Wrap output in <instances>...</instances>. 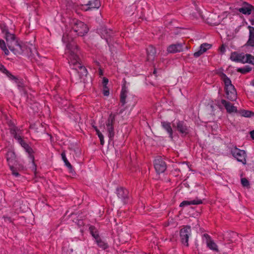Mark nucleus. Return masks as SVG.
Masks as SVG:
<instances>
[{"mask_svg": "<svg viewBox=\"0 0 254 254\" xmlns=\"http://www.w3.org/2000/svg\"><path fill=\"white\" fill-rule=\"evenodd\" d=\"M220 50H221V52H222V53H224L225 52V47H224V46L223 45H222L221 47Z\"/></svg>", "mask_w": 254, "mask_h": 254, "instance_id": "nucleus-49", "label": "nucleus"}, {"mask_svg": "<svg viewBox=\"0 0 254 254\" xmlns=\"http://www.w3.org/2000/svg\"><path fill=\"white\" fill-rule=\"evenodd\" d=\"M6 157L9 166L13 164L15 161L16 156L13 151H8L6 154Z\"/></svg>", "mask_w": 254, "mask_h": 254, "instance_id": "nucleus-21", "label": "nucleus"}, {"mask_svg": "<svg viewBox=\"0 0 254 254\" xmlns=\"http://www.w3.org/2000/svg\"><path fill=\"white\" fill-rule=\"evenodd\" d=\"M9 167H10V170L12 172V174L13 176H14L15 177H16L19 176L20 175L18 173V171L16 170V169L14 167H13L12 165H10Z\"/></svg>", "mask_w": 254, "mask_h": 254, "instance_id": "nucleus-33", "label": "nucleus"}, {"mask_svg": "<svg viewBox=\"0 0 254 254\" xmlns=\"http://www.w3.org/2000/svg\"><path fill=\"white\" fill-rule=\"evenodd\" d=\"M248 28L249 29V36L245 46L254 47V27L249 26Z\"/></svg>", "mask_w": 254, "mask_h": 254, "instance_id": "nucleus-17", "label": "nucleus"}, {"mask_svg": "<svg viewBox=\"0 0 254 254\" xmlns=\"http://www.w3.org/2000/svg\"><path fill=\"white\" fill-rule=\"evenodd\" d=\"M231 236L232 237H235V236H238V234L236 233L232 232L231 233Z\"/></svg>", "mask_w": 254, "mask_h": 254, "instance_id": "nucleus-48", "label": "nucleus"}, {"mask_svg": "<svg viewBox=\"0 0 254 254\" xmlns=\"http://www.w3.org/2000/svg\"><path fill=\"white\" fill-rule=\"evenodd\" d=\"M146 53L147 60L148 61H153L155 59L156 55L155 48L152 45H150L146 48Z\"/></svg>", "mask_w": 254, "mask_h": 254, "instance_id": "nucleus-16", "label": "nucleus"}, {"mask_svg": "<svg viewBox=\"0 0 254 254\" xmlns=\"http://www.w3.org/2000/svg\"><path fill=\"white\" fill-rule=\"evenodd\" d=\"M184 44V43L171 44L168 47L167 51L169 53L181 52L183 51Z\"/></svg>", "mask_w": 254, "mask_h": 254, "instance_id": "nucleus-13", "label": "nucleus"}, {"mask_svg": "<svg viewBox=\"0 0 254 254\" xmlns=\"http://www.w3.org/2000/svg\"><path fill=\"white\" fill-rule=\"evenodd\" d=\"M246 59H247L248 62L247 63H250L254 64V56L251 54H246Z\"/></svg>", "mask_w": 254, "mask_h": 254, "instance_id": "nucleus-32", "label": "nucleus"}, {"mask_svg": "<svg viewBox=\"0 0 254 254\" xmlns=\"http://www.w3.org/2000/svg\"><path fill=\"white\" fill-rule=\"evenodd\" d=\"M10 131L13 135L14 137L18 140V142L24 148L26 152L29 154L30 160L32 161L33 165H35L34 163V157L33 155V150L32 148L21 138L20 136L21 130L18 128L17 127L13 126L10 127Z\"/></svg>", "mask_w": 254, "mask_h": 254, "instance_id": "nucleus-4", "label": "nucleus"}, {"mask_svg": "<svg viewBox=\"0 0 254 254\" xmlns=\"http://www.w3.org/2000/svg\"><path fill=\"white\" fill-rule=\"evenodd\" d=\"M231 153L238 161L242 162L243 164H246V153L244 150L234 147L231 148Z\"/></svg>", "mask_w": 254, "mask_h": 254, "instance_id": "nucleus-6", "label": "nucleus"}, {"mask_svg": "<svg viewBox=\"0 0 254 254\" xmlns=\"http://www.w3.org/2000/svg\"><path fill=\"white\" fill-rule=\"evenodd\" d=\"M241 183L244 187H248L250 186L249 182L246 178L241 179Z\"/></svg>", "mask_w": 254, "mask_h": 254, "instance_id": "nucleus-35", "label": "nucleus"}, {"mask_svg": "<svg viewBox=\"0 0 254 254\" xmlns=\"http://www.w3.org/2000/svg\"><path fill=\"white\" fill-rule=\"evenodd\" d=\"M92 127L94 128L95 130V127H97L96 126H92Z\"/></svg>", "mask_w": 254, "mask_h": 254, "instance_id": "nucleus-50", "label": "nucleus"}, {"mask_svg": "<svg viewBox=\"0 0 254 254\" xmlns=\"http://www.w3.org/2000/svg\"><path fill=\"white\" fill-rule=\"evenodd\" d=\"M239 62L242 63H247L248 62L247 59H246V54H241L240 59Z\"/></svg>", "mask_w": 254, "mask_h": 254, "instance_id": "nucleus-34", "label": "nucleus"}, {"mask_svg": "<svg viewBox=\"0 0 254 254\" xmlns=\"http://www.w3.org/2000/svg\"><path fill=\"white\" fill-rule=\"evenodd\" d=\"M161 126L165 129L169 134V137L173 139V131L172 128L171 123L168 122H162Z\"/></svg>", "mask_w": 254, "mask_h": 254, "instance_id": "nucleus-19", "label": "nucleus"}, {"mask_svg": "<svg viewBox=\"0 0 254 254\" xmlns=\"http://www.w3.org/2000/svg\"><path fill=\"white\" fill-rule=\"evenodd\" d=\"M238 10L245 15L253 14V12L254 11V7L251 4L247 3L244 2L242 7L238 9Z\"/></svg>", "mask_w": 254, "mask_h": 254, "instance_id": "nucleus-11", "label": "nucleus"}, {"mask_svg": "<svg viewBox=\"0 0 254 254\" xmlns=\"http://www.w3.org/2000/svg\"><path fill=\"white\" fill-rule=\"evenodd\" d=\"M7 76L10 78V79L14 80L15 82H17L18 79L15 76L12 75L9 72L7 73Z\"/></svg>", "mask_w": 254, "mask_h": 254, "instance_id": "nucleus-36", "label": "nucleus"}, {"mask_svg": "<svg viewBox=\"0 0 254 254\" xmlns=\"http://www.w3.org/2000/svg\"><path fill=\"white\" fill-rule=\"evenodd\" d=\"M72 79L73 80L74 79V77H72Z\"/></svg>", "mask_w": 254, "mask_h": 254, "instance_id": "nucleus-53", "label": "nucleus"}, {"mask_svg": "<svg viewBox=\"0 0 254 254\" xmlns=\"http://www.w3.org/2000/svg\"><path fill=\"white\" fill-rule=\"evenodd\" d=\"M1 31H2V32L5 34V35H6V31H8V29L7 28L5 27V26H4L3 27H2L1 28Z\"/></svg>", "mask_w": 254, "mask_h": 254, "instance_id": "nucleus-45", "label": "nucleus"}, {"mask_svg": "<svg viewBox=\"0 0 254 254\" xmlns=\"http://www.w3.org/2000/svg\"><path fill=\"white\" fill-rule=\"evenodd\" d=\"M154 167L156 172L158 174L164 172L167 168L165 162L161 157H158L155 159L154 161Z\"/></svg>", "mask_w": 254, "mask_h": 254, "instance_id": "nucleus-9", "label": "nucleus"}, {"mask_svg": "<svg viewBox=\"0 0 254 254\" xmlns=\"http://www.w3.org/2000/svg\"><path fill=\"white\" fill-rule=\"evenodd\" d=\"M5 47H6V45H5L4 41L0 39V48L2 50Z\"/></svg>", "mask_w": 254, "mask_h": 254, "instance_id": "nucleus-39", "label": "nucleus"}, {"mask_svg": "<svg viewBox=\"0 0 254 254\" xmlns=\"http://www.w3.org/2000/svg\"><path fill=\"white\" fill-rule=\"evenodd\" d=\"M117 194L119 198L124 203H126L128 198V191L123 188H118L117 189Z\"/></svg>", "mask_w": 254, "mask_h": 254, "instance_id": "nucleus-12", "label": "nucleus"}, {"mask_svg": "<svg viewBox=\"0 0 254 254\" xmlns=\"http://www.w3.org/2000/svg\"><path fill=\"white\" fill-rule=\"evenodd\" d=\"M66 53L68 54V63L72 67V69L79 75L78 79H75V80H80L83 76L87 74V70L85 67L82 65L80 62V59L78 56L79 51L77 45L69 44L66 46Z\"/></svg>", "mask_w": 254, "mask_h": 254, "instance_id": "nucleus-2", "label": "nucleus"}, {"mask_svg": "<svg viewBox=\"0 0 254 254\" xmlns=\"http://www.w3.org/2000/svg\"><path fill=\"white\" fill-rule=\"evenodd\" d=\"M86 5L89 6L88 8L86 9V10H88L91 8H98L100 6V3L99 0H94L93 1H89Z\"/></svg>", "mask_w": 254, "mask_h": 254, "instance_id": "nucleus-24", "label": "nucleus"}, {"mask_svg": "<svg viewBox=\"0 0 254 254\" xmlns=\"http://www.w3.org/2000/svg\"><path fill=\"white\" fill-rule=\"evenodd\" d=\"M4 51L5 55H7L9 54V51L6 47H5L4 49L2 50Z\"/></svg>", "mask_w": 254, "mask_h": 254, "instance_id": "nucleus-46", "label": "nucleus"}, {"mask_svg": "<svg viewBox=\"0 0 254 254\" xmlns=\"http://www.w3.org/2000/svg\"><path fill=\"white\" fill-rule=\"evenodd\" d=\"M252 68L249 66H246L244 67L239 68L237 69L238 72H240L243 74H246L250 71H251Z\"/></svg>", "mask_w": 254, "mask_h": 254, "instance_id": "nucleus-29", "label": "nucleus"}, {"mask_svg": "<svg viewBox=\"0 0 254 254\" xmlns=\"http://www.w3.org/2000/svg\"><path fill=\"white\" fill-rule=\"evenodd\" d=\"M5 38L7 43V45L12 52L15 54H22L24 52V46H22L15 39V36L12 34H10L8 31H6Z\"/></svg>", "mask_w": 254, "mask_h": 254, "instance_id": "nucleus-3", "label": "nucleus"}, {"mask_svg": "<svg viewBox=\"0 0 254 254\" xmlns=\"http://www.w3.org/2000/svg\"><path fill=\"white\" fill-rule=\"evenodd\" d=\"M211 47L210 44L207 43H203L199 47V49L202 51V52L205 53L207 50L209 49Z\"/></svg>", "mask_w": 254, "mask_h": 254, "instance_id": "nucleus-31", "label": "nucleus"}, {"mask_svg": "<svg viewBox=\"0 0 254 254\" xmlns=\"http://www.w3.org/2000/svg\"><path fill=\"white\" fill-rule=\"evenodd\" d=\"M103 94L105 96H108L109 95V90L107 86L104 87Z\"/></svg>", "mask_w": 254, "mask_h": 254, "instance_id": "nucleus-38", "label": "nucleus"}, {"mask_svg": "<svg viewBox=\"0 0 254 254\" xmlns=\"http://www.w3.org/2000/svg\"><path fill=\"white\" fill-rule=\"evenodd\" d=\"M16 83H17V86L19 88H22L23 87V84L21 80L18 79V81H17V82H16Z\"/></svg>", "mask_w": 254, "mask_h": 254, "instance_id": "nucleus-40", "label": "nucleus"}, {"mask_svg": "<svg viewBox=\"0 0 254 254\" xmlns=\"http://www.w3.org/2000/svg\"><path fill=\"white\" fill-rule=\"evenodd\" d=\"M115 115H110L106 122V129L110 140H113L115 135L114 124L115 122Z\"/></svg>", "mask_w": 254, "mask_h": 254, "instance_id": "nucleus-5", "label": "nucleus"}, {"mask_svg": "<svg viewBox=\"0 0 254 254\" xmlns=\"http://www.w3.org/2000/svg\"><path fill=\"white\" fill-rule=\"evenodd\" d=\"M252 84L254 86V79L252 81Z\"/></svg>", "mask_w": 254, "mask_h": 254, "instance_id": "nucleus-52", "label": "nucleus"}, {"mask_svg": "<svg viewBox=\"0 0 254 254\" xmlns=\"http://www.w3.org/2000/svg\"><path fill=\"white\" fill-rule=\"evenodd\" d=\"M191 235V228L190 226H186L181 229L180 235L181 241L184 245L189 246V238Z\"/></svg>", "mask_w": 254, "mask_h": 254, "instance_id": "nucleus-8", "label": "nucleus"}, {"mask_svg": "<svg viewBox=\"0 0 254 254\" xmlns=\"http://www.w3.org/2000/svg\"><path fill=\"white\" fill-rule=\"evenodd\" d=\"M241 54H238L236 52L232 53L230 59L232 61L239 62L240 59Z\"/></svg>", "mask_w": 254, "mask_h": 254, "instance_id": "nucleus-30", "label": "nucleus"}, {"mask_svg": "<svg viewBox=\"0 0 254 254\" xmlns=\"http://www.w3.org/2000/svg\"><path fill=\"white\" fill-rule=\"evenodd\" d=\"M100 32L102 38L106 39L107 43L109 42V39L112 36V31L110 29H107L106 27H102L100 30Z\"/></svg>", "mask_w": 254, "mask_h": 254, "instance_id": "nucleus-18", "label": "nucleus"}, {"mask_svg": "<svg viewBox=\"0 0 254 254\" xmlns=\"http://www.w3.org/2000/svg\"><path fill=\"white\" fill-rule=\"evenodd\" d=\"M203 237L205 239L207 246L210 249L216 252L218 251L217 245L211 240L209 235L207 234H204Z\"/></svg>", "mask_w": 254, "mask_h": 254, "instance_id": "nucleus-14", "label": "nucleus"}, {"mask_svg": "<svg viewBox=\"0 0 254 254\" xmlns=\"http://www.w3.org/2000/svg\"><path fill=\"white\" fill-rule=\"evenodd\" d=\"M156 69H154V71H153L154 74H155V73H156Z\"/></svg>", "mask_w": 254, "mask_h": 254, "instance_id": "nucleus-51", "label": "nucleus"}, {"mask_svg": "<svg viewBox=\"0 0 254 254\" xmlns=\"http://www.w3.org/2000/svg\"><path fill=\"white\" fill-rule=\"evenodd\" d=\"M0 70L2 71L3 72H5L6 74L7 73H8V71L7 70V69L3 65H1L0 66Z\"/></svg>", "mask_w": 254, "mask_h": 254, "instance_id": "nucleus-41", "label": "nucleus"}, {"mask_svg": "<svg viewBox=\"0 0 254 254\" xmlns=\"http://www.w3.org/2000/svg\"><path fill=\"white\" fill-rule=\"evenodd\" d=\"M226 92V97L229 100L234 101L237 99V94L234 86H230L229 87L225 88Z\"/></svg>", "mask_w": 254, "mask_h": 254, "instance_id": "nucleus-10", "label": "nucleus"}, {"mask_svg": "<svg viewBox=\"0 0 254 254\" xmlns=\"http://www.w3.org/2000/svg\"><path fill=\"white\" fill-rule=\"evenodd\" d=\"M221 104L224 106L227 112L229 113H236L237 109L236 107L234 106L230 102L224 100L222 99L221 100Z\"/></svg>", "mask_w": 254, "mask_h": 254, "instance_id": "nucleus-15", "label": "nucleus"}, {"mask_svg": "<svg viewBox=\"0 0 254 254\" xmlns=\"http://www.w3.org/2000/svg\"><path fill=\"white\" fill-rule=\"evenodd\" d=\"M96 242L98 245V246L103 250H105L108 247V245L107 243H105L103 241H102L100 238L98 240H96Z\"/></svg>", "mask_w": 254, "mask_h": 254, "instance_id": "nucleus-27", "label": "nucleus"}, {"mask_svg": "<svg viewBox=\"0 0 254 254\" xmlns=\"http://www.w3.org/2000/svg\"><path fill=\"white\" fill-rule=\"evenodd\" d=\"M108 83V79L106 78H104L103 80V86H107V84Z\"/></svg>", "mask_w": 254, "mask_h": 254, "instance_id": "nucleus-42", "label": "nucleus"}, {"mask_svg": "<svg viewBox=\"0 0 254 254\" xmlns=\"http://www.w3.org/2000/svg\"><path fill=\"white\" fill-rule=\"evenodd\" d=\"M251 137L254 139V130H252L250 132Z\"/></svg>", "mask_w": 254, "mask_h": 254, "instance_id": "nucleus-47", "label": "nucleus"}, {"mask_svg": "<svg viewBox=\"0 0 254 254\" xmlns=\"http://www.w3.org/2000/svg\"><path fill=\"white\" fill-rule=\"evenodd\" d=\"M241 114L243 117H251L254 115V113L249 110H242L241 111Z\"/></svg>", "mask_w": 254, "mask_h": 254, "instance_id": "nucleus-28", "label": "nucleus"}, {"mask_svg": "<svg viewBox=\"0 0 254 254\" xmlns=\"http://www.w3.org/2000/svg\"><path fill=\"white\" fill-rule=\"evenodd\" d=\"M203 54V52H202L201 50L199 49V50L198 51L195 52L193 54V56L195 58H198V57H200Z\"/></svg>", "mask_w": 254, "mask_h": 254, "instance_id": "nucleus-37", "label": "nucleus"}, {"mask_svg": "<svg viewBox=\"0 0 254 254\" xmlns=\"http://www.w3.org/2000/svg\"><path fill=\"white\" fill-rule=\"evenodd\" d=\"M202 203V201L201 199H196L191 201L184 200L182 201L180 204V207H184L190 205H197Z\"/></svg>", "mask_w": 254, "mask_h": 254, "instance_id": "nucleus-20", "label": "nucleus"}, {"mask_svg": "<svg viewBox=\"0 0 254 254\" xmlns=\"http://www.w3.org/2000/svg\"><path fill=\"white\" fill-rule=\"evenodd\" d=\"M88 30L87 25L84 22L76 19H72L69 22V28L63 34L62 40L67 43L66 46L69 44L76 45L72 42L74 37L77 35L84 36L87 33Z\"/></svg>", "mask_w": 254, "mask_h": 254, "instance_id": "nucleus-1", "label": "nucleus"}, {"mask_svg": "<svg viewBox=\"0 0 254 254\" xmlns=\"http://www.w3.org/2000/svg\"><path fill=\"white\" fill-rule=\"evenodd\" d=\"M127 91L126 87L122 88L120 94V101L122 105H124L126 103V98L127 97Z\"/></svg>", "mask_w": 254, "mask_h": 254, "instance_id": "nucleus-23", "label": "nucleus"}, {"mask_svg": "<svg viewBox=\"0 0 254 254\" xmlns=\"http://www.w3.org/2000/svg\"><path fill=\"white\" fill-rule=\"evenodd\" d=\"M172 126L183 135H186L189 133L190 127L183 121H177L173 123Z\"/></svg>", "mask_w": 254, "mask_h": 254, "instance_id": "nucleus-7", "label": "nucleus"}, {"mask_svg": "<svg viewBox=\"0 0 254 254\" xmlns=\"http://www.w3.org/2000/svg\"><path fill=\"white\" fill-rule=\"evenodd\" d=\"M221 78L225 84V88L229 87L230 86H234L231 83V81L226 74L223 73L221 75Z\"/></svg>", "mask_w": 254, "mask_h": 254, "instance_id": "nucleus-25", "label": "nucleus"}, {"mask_svg": "<svg viewBox=\"0 0 254 254\" xmlns=\"http://www.w3.org/2000/svg\"><path fill=\"white\" fill-rule=\"evenodd\" d=\"M99 138L100 139L101 144L103 145L104 143V136L100 135V136Z\"/></svg>", "mask_w": 254, "mask_h": 254, "instance_id": "nucleus-44", "label": "nucleus"}, {"mask_svg": "<svg viewBox=\"0 0 254 254\" xmlns=\"http://www.w3.org/2000/svg\"><path fill=\"white\" fill-rule=\"evenodd\" d=\"M95 131L99 137L100 136V135H103L97 127H95Z\"/></svg>", "mask_w": 254, "mask_h": 254, "instance_id": "nucleus-43", "label": "nucleus"}, {"mask_svg": "<svg viewBox=\"0 0 254 254\" xmlns=\"http://www.w3.org/2000/svg\"><path fill=\"white\" fill-rule=\"evenodd\" d=\"M89 231L92 237L95 239V240H98L100 238L98 232L95 227L93 226H91L89 228Z\"/></svg>", "mask_w": 254, "mask_h": 254, "instance_id": "nucleus-26", "label": "nucleus"}, {"mask_svg": "<svg viewBox=\"0 0 254 254\" xmlns=\"http://www.w3.org/2000/svg\"><path fill=\"white\" fill-rule=\"evenodd\" d=\"M61 156H62V159L65 165L68 168L69 172L71 173H73L74 172V170L72 168V166H71L70 163L67 160V159L66 157V156H65V153L64 151L62 152V153L61 154Z\"/></svg>", "mask_w": 254, "mask_h": 254, "instance_id": "nucleus-22", "label": "nucleus"}]
</instances>
